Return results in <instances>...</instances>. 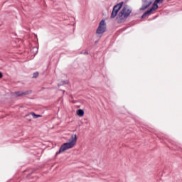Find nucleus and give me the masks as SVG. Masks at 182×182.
<instances>
[{
	"label": "nucleus",
	"instance_id": "9",
	"mask_svg": "<svg viewBox=\"0 0 182 182\" xmlns=\"http://www.w3.org/2000/svg\"><path fill=\"white\" fill-rule=\"evenodd\" d=\"M30 114L33 117L34 119H38L39 117H42V115L36 114L35 112H31Z\"/></svg>",
	"mask_w": 182,
	"mask_h": 182
},
{
	"label": "nucleus",
	"instance_id": "14",
	"mask_svg": "<svg viewBox=\"0 0 182 182\" xmlns=\"http://www.w3.org/2000/svg\"><path fill=\"white\" fill-rule=\"evenodd\" d=\"M64 84L66 85V82L64 81Z\"/></svg>",
	"mask_w": 182,
	"mask_h": 182
},
{
	"label": "nucleus",
	"instance_id": "7",
	"mask_svg": "<svg viewBox=\"0 0 182 182\" xmlns=\"http://www.w3.org/2000/svg\"><path fill=\"white\" fill-rule=\"evenodd\" d=\"M31 93H32V91H18L15 92V95H16L18 97H21V96H28V95H31Z\"/></svg>",
	"mask_w": 182,
	"mask_h": 182
},
{
	"label": "nucleus",
	"instance_id": "11",
	"mask_svg": "<svg viewBox=\"0 0 182 182\" xmlns=\"http://www.w3.org/2000/svg\"><path fill=\"white\" fill-rule=\"evenodd\" d=\"M4 77V75L0 72V79H2Z\"/></svg>",
	"mask_w": 182,
	"mask_h": 182
},
{
	"label": "nucleus",
	"instance_id": "3",
	"mask_svg": "<svg viewBox=\"0 0 182 182\" xmlns=\"http://www.w3.org/2000/svg\"><path fill=\"white\" fill-rule=\"evenodd\" d=\"M157 4H160V0H155L152 4V7L141 16V19L146 18V16H150V15H151V12H154V11H156V9L159 8V5Z\"/></svg>",
	"mask_w": 182,
	"mask_h": 182
},
{
	"label": "nucleus",
	"instance_id": "5",
	"mask_svg": "<svg viewBox=\"0 0 182 182\" xmlns=\"http://www.w3.org/2000/svg\"><path fill=\"white\" fill-rule=\"evenodd\" d=\"M105 32H106V23L105 22V20H102L97 28L96 33L102 35V33H105Z\"/></svg>",
	"mask_w": 182,
	"mask_h": 182
},
{
	"label": "nucleus",
	"instance_id": "1",
	"mask_svg": "<svg viewBox=\"0 0 182 182\" xmlns=\"http://www.w3.org/2000/svg\"><path fill=\"white\" fill-rule=\"evenodd\" d=\"M76 143H77V136L76 134H73L68 139V142L64 143L61 145L59 151L56 152V156H58V154H60V153H63V151H66V150H69V149H73V147L76 146Z\"/></svg>",
	"mask_w": 182,
	"mask_h": 182
},
{
	"label": "nucleus",
	"instance_id": "16",
	"mask_svg": "<svg viewBox=\"0 0 182 182\" xmlns=\"http://www.w3.org/2000/svg\"><path fill=\"white\" fill-rule=\"evenodd\" d=\"M161 1H163V0H160Z\"/></svg>",
	"mask_w": 182,
	"mask_h": 182
},
{
	"label": "nucleus",
	"instance_id": "6",
	"mask_svg": "<svg viewBox=\"0 0 182 182\" xmlns=\"http://www.w3.org/2000/svg\"><path fill=\"white\" fill-rule=\"evenodd\" d=\"M151 4H153V0H144L142 6L139 9V11H146Z\"/></svg>",
	"mask_w": 182,
	"mask_h": 182
},
{
	"label": "nucleus",
	"instance_id": "4",
	"mask_svg": "<svg viewBox=\"0 0 182 182\" xmlns=\"http://www.w3.org/2000/svg\"><path fill=\"white\" fill-rule=\"evenodd\" d=\"M122 6H123V1L117 4L113 7L111 16H110L111 19H113L116 18V16H117V14H119V11H120V9H122Z\"/></svg>",
	"mask_w": 182,
	"mask_h": 182
},
{
	"label": "nucleus",
	"instance_id": "10",
	"mask_svg": "<svg viewBox=\"0 0 182 182\" xmlns=\"http://www.w3.org/2000/svg\"><path fill=\"white\" fill-rule=\"evenodd\" d=\"M39 76V73L36 72L33 74V77H38Z\"/></svg>",
	"mask_w": 182,
	"mask_h": 182
},
{
	"label": "nucleus",
	"instance_id": "15",
	"mask_svg": "<svg viewBox=\"0 0 182 182\" xmlns=\"http://www.w3.org/2000/svg\"><path fill=\"white\" fill-rule=\"evenodd\" d=\"M116 9H119V7H117Z\"/></svg>",
	"mask_w": 182,
	"mask_h": 182
},
{
	"label": "nucleus",
	"instance_id": "8",
	"mask_svg": "<svg viewBox=\"0 0 182 182\" xmlns=\"http://www.w3.org/2000/svg\"><path fill=\"white\" fill-rule=\"evenodd\" d=\"M77 116H80V117H82L85 115V111L82 109H80L77 110Z\"/></svg>",
	"mask_w": 182,
	"mask_h": 182
},
{
	"label": "nucleus",
	"instance_id": "2",
	"mask_svg": "<svg viewBox=\"0 0 182 182\" xmlns=\"http://www.w3.org/2000/svg\"><path fill=\"white\" fill-rule=\"evenodd\" d=\"M130 14H132V9L129 8V5H124L116 18L117 23H123L126 22L127 18L130 16Z\"/></svg>",
	"mask_w": 182,
	"mask_h": 182
},
{
	"label": "nucleus",
	"instance_id": "12",
	"mask_svg": "<svg viewBox=\"0 0 182 182\" xmlns=\"http://www.w3.org/2000/svg\"><path fill=\"white\" fill-rule=\"evenodd\" d=\"M83 55H89V52L85 51V52L83 53Z\"/></svg>",
	"mask_w": 182,
	"mask_h": 182
},
{
	"label": "nucleus",
	"instance_id": "13",
	"mask_svg": "<svg viewBox=\"0 0 182 182\" xmlns=\"http://www.w3.org/2000/svg\"><path fill=\"white\" fill-rule=\"evenodd\" d=\"M33 49H36V52H38V50L36 49V48H33Z\"/></svg>",
	"mask_w": 182,
	"mask_h": 182
}]
</instances>
